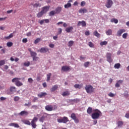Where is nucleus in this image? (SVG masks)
Returning <instances> with one entry per match:
<instances>
[{
	"instance_id": "nucleus-1",
	"label": "nucleus",
	"mask_w": 129,
	"mask_h": 129,
	"mask_svg": "<svg viewBox=\"0 0 129 129\" xmlns=\"http://www.w3.org/2000/svg\"><path fill=\"white\" fill-rule=\"evenodd\" d=\"M93 113H92L91 116L93 119H98L101 115V111L98 109L93 110Z\"/></svg>"
},
{
	"instance_id": "nucleus-2",
	"label": "nucleus",
	"mask_w": 129,
	"mask_h": 129,
	"mask_svg": "<svg viewBox=\"0 0 129 129\" xmlns=\"http://www.w3.org/2000/svg\"><path fill=\"white\" fill-rule=\"evenodd\" d=\"M57 122H58L59 123H67V122L69 121L68 117L66 116L59 117V118L57 119Z\"/></svg>"
},
{
	"instance_id": "nucleus-3",
	"label": "nucleus",
	"mask_w": 129,
	"mask_h": 129,
	"mask_svg": "<svg viewBox=\"0 0 129 129\" xmlns=\"http://www.w3.org/2000/svg\"><path fill=\"white\" fill-rule=\"evenodd\" d=\"M85 89L88 93H92L94 91L93 87L91 85H86L85 87Z\"/></svg>"
},
{
	"instance_id": "nucleus-4",
	"label": "nucleus",
	"mask_w": 129,
	"mask_h": 129,
	"mask_svg": "<svg viewBox=\"0 0 129 129\" xmlns=\"http://www.w3.org/2000/svg\"><path fill=\"white\" fill-rule=\"evenodd\" d=\"M112 5H113V2H112V0H107L105 7H106L107 9H110V8L112 7Z\"/></svg>"
},
{
	"instance_id": "nucleus-5",
	"label": "nucleus",
	"mask_w": 129,
	"mask_h": 129,
	"mask_svg": "<svg viewBox=\"0 0 129 129\" xmlns=\"http://www.w3.org/2000/svg\"><path fill=\"white\" fill-rule=\"evenodd\" d=\"M107 61L109 62V63H111L112 62V58H111V53L108 52L106 55Z\"/></svg>"
},
{
	"instance_id": "nucleus-6",
	"label": "nucleus",
	"mask_w": 129,
	"mask_h": 129,
	"mask_svg": "<svg viewBox=\"0 0 129 129\" xmlns=\"http://www.w3.org/2000/svg\"><path fill=\"white\" fill-rule=\"evenodd\" d=\"M70 70V67L67 66H63L61 68V71H63V72H68Z\"/></svg>"
},
{
	"instance_id": "nucleus-7",
	"label": "nucleus",
	"mask_w": 129,
	"mask_h": 129,
	"mask_svg": "<svg viewBox=\"0 0 129 129\" xmlns=\"http://www.w3.org/2000/svg\"><path fill=\"white\" fill-rule=\"evenodd\" d=\"M28 51L30 52L32 58L37 56V52L32 51V49L31 48H28Z\"/></svg>"
},
{
	"instance_id": "nucleus-8",
	"label": "nucleus",
	"mask_w": 129,
	"mask_h": 129,
	"mask_svg": "<svg viewBox=\"0 0 129 129\" xmlns=\"http://www.w3.org/2000/svg\"><path fill=\"white\" fill-rule=\"evenodd\" d=\"M40 53H48L49 49L47 47H42L39 49Z\"/></svg>"
},
{
	"instance_id": "nucleus-9",
	"label": "nucleus",
	"mask_w": 129,
	"mask_h": 129,
	"mask_svg": "<svg viewBox=\"0 0 129 129\" xmlns=\"http://www.w3.org/2000/svg\"><path fill=\"white\" fill-rule=\"evenodd\" d=\"M50 9V6H45L42 8V12L43 14H46V13L49 11Z\"/></svg>"
},
{
	"instance_id": "nucleus-10",
	"label": "nucleus",
	"mask_w": 129,
	"mask_h": 129,
	"mask_svg": "<svg viewBox=\"0 0 129 129\" xmlns=\"http://www.w3.org/2000/svg\"><path fill=\"white\" fill-rule=\"evenodd\" d=\"M77 26L78 27H80L81 26L82 27H86V22L85 21H79Z\"/></svg>"
},
{
	"instance_id": "nucleus-11",
	"label": "nucleus",
	"mask_w": 129,
	"mask_h": 129,
	"mask_svg": "<svg viewBox=\"0 0 129 129\" xmlns=\"http://www.w3.org/2000/svg\"><path fill=\"white\" fill-rule=\"evenodd\" d=\"M38 23L40 24V25H43L44 23H46V24L50 23V21L49 19H43L39 21Z\"/></svg>"
},
{
	"instance_id": "nucleus-12",
	"label": "nucleus",
	"mask_w": 129,
	"mask_h": 129,
	"mask_svg": "<svg viewBox=\"0 0 129 129\" xmlns=\"http://www.w3.org/2000/svg\"><path fill=\"white\" fill-rule=\"evenodd\" d=\"M124 32H125V29H120L117 32V36H121V34H122V33H124Z\"/></svg>"
},
{
	"instance_id": "nucleus-13",
	"label": "nucleus",
	"mask_w": 129,
	"mask_h": 129,
	"mask_svg": "<svg viewBox=\"0 0 129 129\" xmlns=\"http://www.w3.org/2000/svg\"><path fill=\"white\" fill-rule=\"evenodd\" d=\"M45 108L47 111H52L53 110V106L48 105L45 106Z\"/></svg>"
},
{
	"instance_id": "nucleus-14",
	"label": "nucleus",
	"mask_w": 129,
	"mask_h": 129,
	"mask_svg": "<svg viewBox=\"0 0 129 129\" xmlns=\"http://www.w3.org/2000/svg\"><path fill=\"white\" fill-rule=\"evenodd\" d=\"M28 114H29V112L26 111H22L18 114V115H21V116H24V115H28Z\"/></svg>"
},
{
	"instance_id": "nucleus-15",
	"label": "nucleus",
	"mask_w": 129,
	"mask_h": 129,
	"mask_svg": "<svg viewBox=\"0 0 129 129\" xmlns=\"http://www.w3.org/2000/svg\"><path fill=\"white\" fill-rule=\"evenodd\" d=\"M10 126H14V127H16L17 128H19L20 127V125L19 124L16 123H11L9 124Z\"/></svg>"
},
{
	"instance_id": "nucleus-16",
	"label": "nucleus",
	"mask_w": 129,
	"mask_h": 129,
	"mask_svg": "<svg viewBox=\"0 0 129 129\" xmlns=\"http://www.w3.org/2000/svg\"><path fill=\"white\" fill-rule=\"evenodd\" d=\"M73 31V27L70 26L66 29V32L67 33H71Z\"/></svg>"
},
{
	"instance_id": "nucleus-17",
	"label": "nucleus",
	"mask_w": 129,
	"mask_h": 129,
	"mask_svg": "<svg viewBox=\"0 0 129 129\" xmlns=\"http://www.w3.org/2000/svg\"><path fill=\"white\" fill-rule=\"evenodd\" d=\"M80 14H86L87 13V10L85 8L81 9L79 10Z\"/></svg>"
},
{
	"instance_id": "nucleus-18",
	"label": "nucleus",
	"mask_w": 129,
	"mask_h": 129,
	"mask_svg": "<svg viewBox=\"0 0 129 129\" xmlns=\"http://www.w3.org/2000/svg\"><path fill=\"white\" fill-rule=\"evenodd\" d=\"M46 95H47V93H46V92H41V93L38 94L37 95V96H38V97H40V98H42V97H43L44 96H46Z\"/></svg>"
},
{
	"instance_id": "nucleus-19",
	"label": "nucleus",
	"mask_w": 129,
	"mask_h": 129,
	"mask_svg": "<svg viewBox=\"0 0 129 129\" xmlns=\"http://www.w3.org/2000/svg\"><path fill=\"white\" fill-rule=\"evenodd\" d=\"M61 11H62V8L61 7H57L55 9V14H60L61 13Z\"/></svg>"
},
{
	"instance_id": "nucleus-20",
	"label": "nucleus",
	"mask_w": 129,
	"mask_h": 129,
	"mask_svg": "<svg viewBox=\"0 0 129 129\" xmlns=\"http://www.w3.org/2000/svg\"><path fill=\"white\" fill-rule=\"evenodd\" d=\"M118 127H122L123 125V122L122 121H118L117 123Z\"/></svg>"
},
{
	"instance_id": "nucleus-21",
	"label": "nucleus",
	"mask_w": 129,
	"mask_h": 129,
	"mask_svg": "<svg viewBox=\"0 0 129 129\" xmlns=\"http://www.w3.org/2000/svg\"><path fill=\"white\" fill-rule=\"evenodd\" d=\"M33 7L34 8V9H37V8H41V4L35 3L33 5Z\"/></svg>"
},
{
	"instance_id": "nucleus-22",
	"label": "nucleus",
	"mask_w": 129,
	"mask_h": 129,
	"mask_svg": "<svg viewBox=\"0 0 129 129\" xmlns=\"http://www.w3.org/2000/svg\"><path fill=\"white\" fill-rule=\"evenodd\" d=\"M46 117L47 116H45V115H43L39 118V121H40V122H44L45 118H46Z\"/></svg>"
},
{
	"instance_id": "nucleus-23",
	"label": "nucleus",
	"mask_w": 129,
	"mask_h": 129,
	"mask_svg": "<svg viewBox=\"0 0 129 129\" xmlns=\"http://www.w3.org/2000/svg\"><path fill=\"white\" fill-rule=\"evenodd\" d=\"M57 88H58V86L54 85L52 87V88L50 89V91H51V92H54L55 90H57Z\"/></svg>"
},
{
	"instance_id": "nucleus-24",
	"label": "nucleus",
	"mask_w": 129,
	"mask_h": 129,
	"mask_svg": "<svg viewBox=\"0 0 129 129\" xmlns=\"http://www.w3.org/2000/svg\"><path fill=\"white\" fill-rule=\"evenodd\" d=\"M106 34L107 36H110L111 35H112V30H111L110 29H108L106 32Z\"/></svg>"
},
{
	"instance_id": "nucleus-25",
	"label": "nucleus",
	"mask_w": 129,
	"mask_h": 129,
	"mask_svg": "<svg viewBox=\"0 0 129 129\" xmlns=\"http://www.w3.org/2000/svg\"><path fill=\"white\" fill-rule=\"evenodd\" d=\"M87 112L88 114H91L92 113V108L89 107L87 110Z\"/></svg>"
},
{
	"instance_id": "nucleus-26",
	"label": "nucleus",
	"mask_w": 129,
	"mask_h": 129,
	"mask_svg": "<svg viewBox=\"0 0 129 129\" xmlns=\"http://www.w3.org/2000/svg\"><path fill=\"white\" fill-rule=\"evenodd\" d=\"M72 5L70 3H68L67 4L64 5L65 9H69V8H71Z\"/></svg>"
},
{
	"instance_id": "nucleus-27",
	"label": "nucleus",
	"mask_w": 129,
	"mask_h": 129,
	"mask_svg": "<svg viewBox=\"0 0 129 129\" xmlns=\"http://www.w3.org/2000/svg\"><path fill=\"white\" fill-rule=\"evenodd\" d=\"M19 80H21V78H15L13 79H12V82H15V83H17L19 81Z\"/></svg>"
},
{
	"instance_id": "nucleus-28",
	"label": "nucleus",
	"mask_w": 129,
	"mask_h": 129,
	"mask_svg": "<svg viewBox=\"0 0 129 129\" xmlns=\"http://www.w3.org/2000/svg\"><path fill=\"white\" fill-rule=\"evenodd\" d=\"M15 85L18 87H20V86H22L23 83H21V81H18L16 83H15Z\"/></svg>"
},
{
	"instance_id": "nucleus-29",
	"label": "nucleus",
	"mask_w": 129,
	"mask_h": 129,
	"mask_svg": "<svg viewBox=\"0 0 129 129\" xmlns=\"http://www.w3.org/2000/svg\"><path fill=\"white\" fill-rule=\"evenodd\" d=\"M93 34L97 38H99V37H100V34H99L97 31L94 32Z\"/></svg>"
},
{
	"instance_id": "nucleus-30",
	"label": "nucleus",
	"mask_w": 129,
	"mask_h": 129,
	"mask_svg": "<svg viewBox=\"0 0 129 129\" xmlns=\"http://www.w3.org/2000/svg\"><path fill=\"white\" fill-rule=\"evenodd\" d=\"M23 123H25V124H27L28 125H31V122L30 121L28 120H24L23 121Z\"/></svg>"
},
{
	"instance_id": "nucleus-31",
	"label": "nucleus",
	"mask_w": 129,
	"mask_h": 129,
	"mask_svg": "<svg viewBox=\"0 0 129 129\" xmlns=\"http://www.w3.org/2000/svg\"><path fill=\"white\" fill-rule=\"evenodd\" d=\"M56 14V12L55 11H51L49 12V17H52L53 16H54Z\"/></svg>"
},
{
	"instance_id": "nucleus-32",
	"label": "nucleus",
	"mask_w": 129,
	"mask_h": 129,
	"mask_svg": "<svg viewBox=\"0 0 129 129\" xmlns=\"http://www.w3.org/2000/svg\"><path fill=\"white\" fill-rule=\"evenodd\" d=\"M114 68L115 69H119V68H120V63H117L115 64Z\"/></svg>"
},
{
	"instance_id": "nucleus-33",
	"label": "nucleus",
	"mask_w": 129,
	"mask_h": 129,
	"mask_svg": "<svg viewBox=\"0 0 129 129\" xmlns=\"http://www.w3.org/2000/svg\"><path fill=\"white\" fill-rule=\"evenodd\" d=\"M10 90L11 92H16V87H11Z\"/></svg>"
},
{
	"instance_id": "nucleus-34",
	"label": "nucleus",
	"mask_w": 129,
	"mask_h": 129,
	"mask_svg": "<svg viewBox=\"0 0 129 129\" xmlns=\"http://www.w3.org/2000/svg\"><path fill=\"white\" fill-rule=\"evenodd\" d=\"M43 15H44L43 12L41 11L40 12H39L37 14V18H41V17H42Z\"/></svg>"
},
{
	"instance_id": "nucleus-35",
	"label": "nucleus",
	"mask_w": 129,
	"mask_h": 129,
	"mask_svg": "<svg viewBox=\"0 0 129 129\" xmlns=\"http://www.w3.org/2000/svg\"><path fill=\"white\" fill-rule=\"evenodd\" d=\"M62 96H68L70 95V92H64L62 94Z\"/></svg>"
},
{
	"instance_id": "nucleus-36",
	"label": "nucleus",
	"mask_w": 129,
	"mask_h": 129,
	"mask_svg": "<svg viewBox=\"0 0 129 129\" xmlns=\"http://www.w3.org/2000/svg\"><path fill=\"white\" fill-rule=\"evenodd\" d=\"M89 64H90V62H89V61L85 62L84 63V67H85L86 68H87V67H88L89 66Z\"/></svg>"
},
{
	"instance_id": "nucleus-37",
	"label": "nucleus",
	"mask_w": 129,
	"mask_h": 129,
	"mask_svg": "<svg viewBox=\"0 0 129 129\" xmlns=\"http://www.w3.org/2000/svg\"><path fill=\"white\" fill-rule=\"evenodd\" d=\"M71 118H72V119L74 120L77 118L76 115H75V113H72L71 114Z\"/></svg>"
},
{
	"instance_id": "nucleus-38",
	"label": "nucleus",
	"mask_w": 129,
	"mask_h": 129,
	"mask_svg": "<svg viewBox=\"0 0 129 129\" xmlns=\"http://www.w3.org/2000/svg\"><path fill=\"white\" fill-rule=\"evenodd\" d=\"M13 33H11L9 35V36H6L5 37V39H6V40H9L10 39H11V38H13Z\"/></svg>"
},
{
	"instance_id": "nucleus-39",
	"label": "nucleus",
	"mask_w": 129,
	"mask_h": 129,
	"mask_svg": "<svg viewBox=\"0 0 129 129\" xmlns=\"http://www.w3.org/2000/svg\"><path fill=\"white\" fill-rule=\"evenodd\" d=\"M107 45V41H102L100 42V45L101 46H104Z\"/></svg>"
},
{
	"instance_id": "nucleus-40",
	"label": "nucleus",
	"mask_w": 129,
	"mask_h": 129,
	"mask_svg": "<svg viewBox=\"0 0 129 129\" xmlns=\"http://www.w3.org/2000/svg\"><path fill=\"white\" fill-rule=\"evenodd\" d=\"M111 23H115V24H117L118 23V20L116 19H112L111 20Z\"/></svg>"
},
{
	"instance_id": "nucleus-41",
	"label": "nucleus",
	"mask_w": 129,
	"mask_h": 129,
	"mask_svg": "<svg viewBox=\"0 0 129 129\" xmlns=\"http://www.w3.org/2000/svg\"><path fill=\"white\" fill-rule=\"evenodd\" d=\"M38 121V118L37 117H34L33 119L32 120L31 122L36 123Z\"/></svg>"
},
{
	"instance_id": "nucleus-42",
	"label": "nucleus",
	"mask_w": 129,
	"mask_h": 129,
	"mask_svg": "<svg viewBox=\"0 0 129 129\" xmlns=\"http://www.w3.org/2000/svg\"><path fill=\"white\" fill-rule=\"evenodd\" d=\"M31 63L29 61L25 62L24 63V66H25L26 67H29V66H30Z\"/></svg>"
},
{
	"instance_id": "nucleus-43",
	"label": "nucleus",
	"mask_w": 129,
	"mask_h": 129,
	"mask_svg": "<svg viewBox=\"0 0 129 129\" xmlns=\"http://www.w3.org/2000/svg\"><path fill=\"white\" fill-rule=\"evenodd\" d=\"M72 101H73V102H80V99H78V98H76V99H74L72 100Z\"/></svg>"
},
{
	"instance_id": "nucleus-44",
	"label": "nucleus",
	"mask_w": 129,
	"mask_h": 129,
	"mask_svg": "<svg viewBox=\"0 0 129 129\" xmlns=\"http://www.w3.org/2000/svg\"><path fill=\"white\" fill-rule=\"evenodd\" d=\"M14 101H19L20 100V97L19 96H15L14 98Z\"/></svg>"
},
{
	"instance_id": "nucleus-45",
	"label": "nucleus",
	"mask_w": 129,
	"mask_h": 129,
	"mask_svg": "<svg viewBox=\"0 0 129 129\" xmlns=\"http://www.w3.org/2000/svg\"><path fill=\"white\" fill-rule=\"evenodd\" d=\"M7 47H12L13 46V42H8L7 43Z\"/></svg>"
},
{
	"instance_id": "nucleus-46",
	"label": "nucleus",
	"mask_w": 129,
	"mask_h": 129,
	"mask_svg": "<svg viewBox=\"0 0 129 129\" xmlns=\"http://www.w3.org/2000/svg\"><path fill=\"white\" fill-rule=\"evenodd\" d=\"M47 79L46 80V81H50V78H51V73H49L47 75Z\"/></svg>"
},
{
	"instance_id": "nucleus-47",
	"label": "nucleus",
	"mask_w": 129,
	"mask_h": 129,
	"mask_svg": "<svg viewBox=\"0 0 129 129\" xmlns=\"http://www.w3.org/2000/svg\"><path fill=\"white\" fill-rule=\"evenodd\" d=\"M31 126L32 127H33V128H36V127H37V125L36 124V123L31 122Z\"/></svg>"
},
{
	"instance_id": "nucleus-48",
	"label": "nucleus",
	"mask_w": 129,
	"mask_h": 129,
	"mask_svg": "<svg viewBox=\"0 0 129 129\" xmlns=\"http://www.w3.org/2000/svg\"><path fill=\"white\" fill-rule=\"evenodd\" d=\"M32 59H33V61H38V60H39V57L35 56L32 57Z\"/></svg>"
},
{
	"instance_id": "nucleus-49",
	"label": "nucleus",
	"mask_w": 129,
	"mask_h": 129,
	"mask_svg": "<svg viewBox=\"0 0 129 129\" xmlns=\"http://www.w3.org/2000/svg\"><path fill=\"white\" fill-rule=\"evenodd\" d=\"M6 64V61L4 60H2L0 61V66H3Z\"/></svg>"
},
{
	"instance_id": "nucleus-50",
	"label": "nucleus",
	"mask_w": 129,
	"mask_h": 129,
	"mask_svg": "<svg viewBox=\"0 0 129 129\" xmlns=\"http://www.w3.org/2000/svg\"><path fill=\"white\" fill-rule=\"evenodd\" d=\"M74 43V41H70L69 42V46L70 47H72V46H73V44Z\"/></svg>"
},
{
	"instance_id": "nucleus-51",
	"label": "nucleus",
	"mask_w": 129,
	"mask_h": 129,
	"mask_svg": "<svg viewBox=\"0 0 129 129\" xmlns=\"http://www.w3.org/2000/svg\"><path fill=\"white\" fill-rule=\"evenodd\" d=\"M32 109H38V105H33L31 106Z\"/></svg>"
},
{
	"instance_id": "nucleus-52",
	"label": "nucleus",
	"mask_w": 129,
	"mask_h": 129,
	"mask_svg": "<svg viewBox=\"0 0 129 129\" xmlns=\"http://www.w3.org/2000/svg\"><path fill=\"white\" fill-rule=\"evenodd\" d=\"M31 105H32V102H29L28 103H25L24 104V106L30 107V106H31Z\"/></svg>"
},
{
	"instance_id": "nucleus-53",
	"label": "nucleus",
	"mask_w": 129,
	"mask_h": 129,
	"mask_svg": "<svg viewBox=\"0 0 129 129\" xmlns=\"http://www.w3.org/2000/svg\"><path fill=\"white\" fill-rule=\"evenodd\" d=\"M89 47H90L91 48H93L94 47V45L93 44V43L91 42H89Z\"/></svg>"
},
{
	"instance_id": "nucleus-54",
	"label": "nucleus",
	"mask_w": 129,
	"mask_h": 129,
	"mask_svg": "<svg viewBox=\"0 0 129 129\" xmlns=\"http://www.w3.org/2000/svg\"><path fill=\"white\" fill-rule=\"evenodd\" d=\"M127 37V33H125L123 34L122 38L123 39H126Z\"/></svg>"
},
{
	"instance_id": "nucleus-55",
	"label": "nucleus",
	"mask_w": 129,
	"mask_h": 129,
	"mask_svg": "<svg viewBox=\"0 0 129 129\" xmlns=\"http://www.w3.org/2000/svg\"><path fill=\"white\" fill-rule=\"evenodd\" d=\"M108 96H109L110 97H114V94L111 93V92H110L109 94H108Z\"/></svg>"
},
{
	"instance_id": "nucleus-56",
	"label": "nucleus",
	"mask_w": 129,
	"mask_h": 129,
	"mask_svg": "<svg viewBox=\"0 0 129 129\" xmlns=\"http://www.w3.org/2000/svg\"><path fill=\"white\" fill-rule=\"evenodd\" d=\"M40 38H37V39L35 40V41H34L35 44H38V43H39V42H40Z\"/></svg>"
},
{
	"instance_id": "nucleus-57",
	"label": "nucleus",
	"mask_w": 129,
	"mask_h": 129,
	"mask_svg": "<svg viewBox=\"0 0 129 129\" xmlns=\"http://www.w3.org/2000/svg\"><path fill=\"white\" fill-rule=\"evenodd\" d=\"M75 123H79V119L78 118H76L75 119H74Z\"/></svg>"
},
{
	"instance_id": "nucleus-58",
	"label": "nucleus",
	"mask_w": 129,
	"mask_h": 129,
	"mask_svg": "<svg viewBox=\"0 0 129 129\" xmlns=\"http://www.w3.org/2000/svg\"><path fill=\"white\" fill-rule=\"evenodd\" d=\"M38 100V97H34V99L32 100L33 102H36Z\"/></svg>"
},
{
	"instance_id": "nucleus-59",
	"label": "nucleus",
	"mask_w": 129,
	"mask_h": 129,
	"mask_svg": "<svg viewBox=\"0 0 129 129\" xmlns=\"http://www.w3.org/2000/svg\"><path fill=\"white\" fill-rule=\"evenodd\" d=\"M86 4V3H85V2L82 1V2L81 3V7H84V6H85Z\"/></svg>"
},
{
	"instance_id": "nucleus-60",
	"label": "nucleus",
	"mask_w": 129,
	"mask_h": 129,
	"mask_svg": "<svg viewBox=\"0 0 129 129\" xmlns=\"http://www.w3.org/2000/svg\"><path fill=\"white\" fill-rule=\"evenodd\" d=\"M115 87H116V88H118V87H120V85L118 82L116 83V84L115 85Z\"/></svg>"
},
{
	"instance_id": "nucleus-61",
	"label": "nucleus",
	"mask_w": 129,
	"mask_h": 129,
	"mask_svg": "<svg viewBox=\"0 0 129 129\" xmlns=\"http://www.w3.org/2000/svg\"><path fill=\"white\" fill-rule=\"evenodd\" d=\"M74 87L75 88H80V85H79V84H76V85H74Z\"/></svg>"
},
{
	"instance_id": "nucleus-62",
	"label": "nucleus",
	"mask_w": 129,
	"mask_h": 129,
	"mask_svg": "<svg viewBox=\"0 0 129 129\" xmlns=\"http://www.w3.org/2000/svg\"><path fill=\"white\" fill-rule=\"evenodd\" d=\"M28 81L29 82V83H33V79L29 78Z\"/></svg>"
},
{
	"instance_id": "nucleus-63",
	"label": "nucleus",
	"mask_w": 129,
	"mask_h": 129,
	"mask_svg": "<svg viewBox=\"0 0 129 129\" xmlns=\"http://www.w3.org/2000/svg\"><path fill=\"white\" fill-rule=\"evenodd\" d=\"M85 35L86 36H89V35H90V32H89V31H86L85 32Z\"/></svg>"
},
{
	"instance_id": "nucleus-64",
	"label": "nucleus",
	"mask_w": 129,
	"mask_h": 129,
	"mask_svg": "<svg viewBox=\"0 0 129 129\" xmlns=\"http://www.w3.org/2000/svg\"><path fill=\"white\" fill-rule=\"evenodd\" d=\"M22 42L23 43H27V42H28V39L27 38H24L22 40Z\"/></svg>"
}]
</instances>
